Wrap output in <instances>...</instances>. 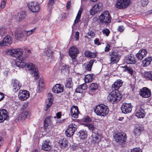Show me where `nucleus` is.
Masks as SVG:
<instances>
[{
  "instance_id": "obj_20",
  "label": "nucleus",
  "mask_w": 152,
  "mask_h": 152,
  "mask_svg": "<svg viewBox=\"0 0 152 152\" xmlns=\"http://www.w3.org/2000/svg\"><path fill=\"white\" fill-rule=\"evenodd\" d=\"M70 113L72 117L75 118H77L78 115L79 113L77 106H74L72 107L70 110Z\"/></svg>"
},
{
  "instance_id": "obj_59",
  "label": "nucleus",
  "mask_w": 152,
  "mask_h": 152,
  "mask_svg": "<svg viewBox=\"0 0 152 152\" xmlns=\"http://www.w3.org/2000/svg\"><path fill=\"white\" fill-rule=\"evenodd\" d=\"M88 36H93L95 35V34L92 31H90L88 33Z\"/></svg>"
},
{
  "instance_id": "obj_22",
  "label": "nucleus",
  "mask_w": 152,
  "mask_h": 152,
  "mask_svg": "<svg viewBox=\"0 0 152 152\" xmlns=\"http://www.w3.org/2000/svg\"><path fill=\"white\" fill-rule=\"evenodd\" d=\"M79 51L77 47L75 46L72 47L69 50V54L70 56H77V54L79 53Z\"/></svg>"
},
{
  "instance_id": "obj_13",
  "label": "nucleus",
  "mask_w": 152,
  "mask_h": 152,
  "mask_svg": "<svg viewBox=\"0 0 152 152\" xmlns=\"http://www.w3.org/2000/svg\"><path fill=\"white\" fill-rule=\"evenodd\" d=\"M11 85L12 86L13 91L16 92L20 88L21 84L17 80L15 79L11 80Z\"/></svg>"
},
{
  "instance_id": "obj_29",
  "label": "nucleus",
  "mask_w": 152,
  "mask_h": 152,
  "mask_svg": "<svg viewBox=\"0 0 152 152\" xmlns=\"http://www.w3.org/2000/svg\"><path fill=\"white\" fill-rule=\"evenodd\" d=\"M152 61V58L151 57L145 58L142 61V66L143 67H146L149 65Z\"/></svg>"
},
{
  "instance_id": "obj_45",
  "label": "nucleus",
  "mask_w": 152,
  "mask_h": 152,
  "mask_svg": "<svg viewBox=\"0 0 152 152\" xmlns=\"http://www.w3.org/2000/svg\"><path fill=\"white\" fill-rule=\"evenodd\" d=\"M44 86L43 84V80L42 79H41L39 82V91H41Z\"/></svg>"
},
{
  "instance_id": "obj_49",
  "label": "nucleus",
  "mask_w": 152,
  "mask_h": 152,
  "mask_svg": "<svg viewBox=\"0 0 152 152\" xmlns=\"http://www.w3.org/2000/svg\"><path fill=\"white\" fill-rule=\"evenodd\" d=\"M6 3V0H2L1 2L0 7L3 9L5 7Z\"/></svg>"
},
{
  "instance_id": "obj_53",
  "label": "nucleus",
  "mask_w": 152,
  "mask_h": 152,
  "mask_svg": "<svg viewBox=\"0 0 152 152\" xmlns=\"http://www.w3.org/2000/svg\"><path fill=\"white\" fill-rule=\"evenodd\" d=\"M88 126L89 129L90 130H91L93 132L94 130H95L96 129V128L94 126L91 124H88Z\"/></svg>"
},
{
  "instance_id": "obj_60",
  "label": "nucleus",
  "mask_w": 152,
  "mask_h": 152,
  "mask_svg": "<svg viewBox=\"0 0 152 152\" xmlns=\"http://www.w3.org/2000/svg\"><path fill=\"white\" fill-rule=\"evenodd\" d=\"M79 33L78 31H77L75 33V39L76 40H77L79 38Z\"/></svg>"
},
{
  "instance_id": "obj_48",
  "label": "nucleus",
  "mask_w": 152,
  "mask_h": 152,
  "mask_svg": "<svg viewBox=\"0 0 152 152\" xmlns=\"http://www.w3.org/2000/svg\"><path fill=\"white\" fill-rule=\"evenodd\" d=\"M102 32L107 36H108L110 34V31L109 29L106 28L103 30Z\"/></svg>"
},
{
  "instance_id": "obj_58",
  "label": "nucleus",
  "mask_w": 152,
  "mask_h": 152,
  "mask_svg": "<svg viewBox=\"0 0 152 152\" xmlns=\"http://www.w3.org/2000/svg\"><path fill=\"white\" fill-rule=\"evenodd\" d=\"M71 2L70 1H68L66 5V7L67 9H69L70 7Z\"/></svg>"
},
{
  "instance_id": "obj_52",
  "label": "nucleus",
  "mask_w": 152,
  "mask_h": 152,
  "mask_svg": "<svg viewBox=\"0 0 152 152\" xmlns=\"http://www.w3.org/2000/svg\"><path fill=\"white\" fill-rule=\"evenodd\" d=\"M75 91L77 93H82L83 91L81 88V87L80 85H79L76 89Z\"/></svg>"
},
{
  "instance_id": "obj_32",
  "label": "nucleus",
  "mask_w": 152,
  "mask_h": 152,
  "mask_svg": "<svg viewBox=\"0 0 152 152\" xmlns=\"http://www.w3.org/2000/svg\"><path fill=\"white\" fill-rule=\"evenodd\" d=\"M79 136L80 138L83 140L86 138L87 137V132L83 130H81L78 133Z\"/></svg>"
},
{
  "instance_id": "obj_43",
  "label": "nucleus",
  "mask_w": 152,
  "mask_h": 152,
  "mask_svg": "<svg viewBox=\"0 0 152 152\" xmlns=\"http://www.w3.org/2000/svg\"><path fill=\"white\" fill-rule=\"evenodd\" d=\"M56 0H48V7L50 10L53 8V6Z\"/></svg>"
},
{
  "instance_id": "obj_21",
  "label": "nucleus",
  "mask_w": 152,
  "mask_h": 152,
  "mask_svg": "<svg viewBox=\"0 0 152 152\" xmlns=\"http://www.w3.org/2000/svg\"><path fill=\"white\" fill-rule=\"evenodd\" d=\"M91 137L93 143H98L100 140L101 136L97 133L93 132Z\"/></svg>"
},
{
  "instance_id": "obj_39",
  "label": "nucleus",
  "mask_w": 152,
  "mask_h": 152,
  "mask_svg": "<svg viewBox=\"0 0 152 152\" xmlns=\"http://www.w3.org/2000/svg\"><path fill=\"white\" fill-rule=\"evenodd\" d=\"M50 118L51 117L50 116H48L45 118L44 121V126L45 129L48 126L49 124L50 123Z\"/></svg>"
},
{
  "instance_id": "obj_47",
  "label": "nucleus",
  "mask_w": 152,
  "mask_h": 152,
  "mask_svg": "<svg viewBox=\"0 0 152 152\" xmlns=\"http://www.w3.org/2000/svg\"><path fill=\"white\" fill-rule=\"evenodd\" d=\"M7 32L6 29L4 28L0 29V36H2Z\"/></svg>"
},
{
  "instance_id": "obj_17",
  "label": "nucleus",
  "mask_w": 152,
  "mask_h": 152,
  "mask_svg": "<svg viewBox=\"0 0 152 152\" xmlns=\"http://www.w3.org/2000/svg\"><path fill=\"white\" fill-rule=\"evenodd\" d=\"M8 113L5 109L0 110V122H2L8 118Z\"/></svg>"
},
{
  "instance_id": "obj_1",
  "label": "nucleus",
  "mask_w": 152,
  "mask_h": 152,
  "mask_svg": "<svg viewBox=\"0 0 152 152\" xmlns=\"http://www.w3.org/2000/svg\"><path fill=\"white\" fill-rule=\"evenodd\" d=\"M123 82L121 80H117L112 85L111 91L107 97V100L112 104L118 102L122 98V94L119 92L118 89L121 87Z\"/></svg>"
},
{
  "instance_id": "obj_18",
  "label": "nucleus",
  "mask_w": 152,
  "mask_h": 152,
  "mask_svg": "<svg viewBox=\"0 0 152 152\" xmlns=\"http://www.w3.org/2000/svg\"><path fill=\"white\" fill-rule=\"evenodd\" d=\"M145 113L144 110L140 107H137L136 113V116L139 118H142L145 115Z\"/></svg>"
},
{
  "instance_id": "obj_4",
  "label": "nucleus",
  "mask_w": 152,
  "mask_h": 152,
  "mask_svg": "<svg viewBox=\"0 0 152 152\" xmlns=\"http://www.w3.org/2000/svg\"><path fill=\"white\" fill-rule=\"evenodd\" d=\"M111 18L109 12L105 11L101 14L99 20V23L108 25L111 22Z\"/></svg>"
},
{
  "instance_id": "obj_56",
  "label": "nucleus",
  "mask_w": 152,
  "mask_h": 152,
  "mask_svg": "<svg viewBox=\"0 0 152 152\" xmlns=\"http://www.w3.org/2000/svg\"><path fill=\"white\" fill-rule=\"evenodd\" d=\"M124 28L123 26H119L118 28V30L122 32L124 30Z\"/></svg>"
},
{
  "instance_id": "obj_26",
  "label": "nucleus",
  "mask_w": 152,
  "mask_h": 152,
  "mask_svg": "<svg viewBox=\"0 0 152 152\" xmlns=\"http://www.w3.org/2000/svg\"><path fill=\"white\" fill-rule=\"evenodd\" d=\"M30 115V113L28 111H25L21 113L18 117V120L20 121L24 120L26 118H27L29 117Z\"/></svg>"
},
{
  "instance_id": "obj_9",
  "label": "nucleus",
  "mask_w": 152,
  "mask_h": 152,
  "mask_svg": "<svg viewBox=\"0 0 152 152\" xmlns=\"http://www.w3.org/2000/svg\"><path fill=\"white\" fill-rule=\"evenodd\" d=\"M130 3V0H118L116 6L118 8L125 9L128 6Z\"/></svg>"
},
{
  "instance_id": "obj_30",
  "label": "nucleus",
  "mask_w": 152,
  "mask_h": 152,
  "mask_svg": "<svg viewBox=\"0 0 152 152\" xmlns=\"http://www.w3.org/2000/svg\"><path fill=\"white\" fill-rule=\"evenodd\" d=\"M143 129L142 128L140 127H138L134 129V132L135 137H137L140 136Z\"/></svg>"
},
{
  "instance_id": "obj_50",
  "label": "nucleus",
  "mask_w": 152,
  "mask_h": 152,
  "mask_svg": "<svg viewBox=\"0 0 152 152\" xmlns=\"http://www.w3.org/2000/svg\"><path fill=\"white\" fill-rule=\"evenodd\" d=\"M141 4L142 6H146L148 3V0H141Z\"/></svg>"
},
{
  "instance_id": "obj_55",
  "label": "nucleus",
  "mask_w": 152,
  "mask_h": 152,
  "mask_svg": "<svg viewBox=\"0 0 152 152\" xmlns=\"http://www.w3.org/2000/svg\"><path fill=\"white\" fill-rule=\"evenodd\" d=\"M75 57H74V56H71L72 58V61L73 62V64L74 65H76L77 63L76 61V58L77 56H75Z\"/></svg>"
},
{
  "instance_id": "obj_10",
  "label": "nucleus",
  "mask_w": 152,
  "mask_h": 152,
  "mask_svg": "<svg viewBox=\"0 0 152 152\" xmlns=\"http://www.w3.org/2000/svg\"><path fill=\"white\" fill-rule=\"evenodd\" d=\"M12 38L10 35H8L0 42V48L2 46H9L12 43Z\"/></svg>"
},
{
  "instance_id": "obj_42",
  "label": "nucleus",
  "mask_w": 152,
  "mask_h": 152,
  "mask_svg": "<svg viewBox=\"0 0 152 152\" xmlns=\"http://www.w3.org/2000/svg\"><path fill=\"white\" fill-rule=\"evenodd\" d=\"M72 86L73 83L72 79L70 78H69L66 82L65 86L67 88H70L72 87Z\"/></svg>"
},
{
  "instance_id": "obj_54",
  "label": "nucleus",
  "mask_w": 152,
  "mask_h": 152,
  "mask_svg": "<svg viewBox=\"0 0 152 152\" xmlns=\"http://www.w3.org/2000/svg\"><path fill=\"white\" fill-rule=\"evenodd\" d=\"M86 83L85 82V83H84L82 85H80L83 90H85L87 88L88 86L86 84Z\"/></svg>"
},
{
  "instance_id": "obj_6",
  "label": "nucleus",
  "mask_w": 152,
  "mask_h": 152,
  "mask_svg": "<svg viewBox=\"0 0 152 152\" xmlns=\"http://www.w3.org/2000/svg\"><path fill=\"white\" fill-rule=\"evenodd\" d=\"M114 138L116 141L120 144L124 143L127 140V136L124 133L118 132L115 134Z\"/></svg>"
},
{
  "instance_id": "obj_41",
  "label": "nucleus",
  "mask_w": 152,
  "mask_h": 152,
  "mask_svg": "<svg viewBox=\"0 0 152 152\" xmlns=\"http://www.w3.org/2000/svg\"><path fill=\"white\" fill-rule=\"evenodd\" d=\"M61 146L66 147L68 146V141L65 138H64L60 141V142Z\"/></svg>"
},
{
  "instance_id": "obj_34",
  "label": "nucleus",
  "mask_w": 152,
  "mask_h": 152,
  "mask_svg": "<svg viewBox=\"0 0 152 152\" xmlns=\"http://www.w3.org/2000/svg\"><path fill=\"white\" fill-rule=\"evenodd\" d=\"M94 75L93 74H88L86 75L84 78L85 83H89L91 82L93 80V77Z\"/></svg>"
},
{
  "instance_id": "obj_23",
  "label": "nucleus",
  "mask_w": 152,
  "mask_h": 152,
  "mask_svg": "<svg viewBox=\"0 0 152 152\" xmlns=\"http://www.w3.org/2000/svg\"><path fill=\"white\" fill-rule=\"evenodd\" d=\"M101 9V7L99 5V4H96L94 5L92 7V9L90 10V14L91 15H94L100 11Z\"/></svg>"
},
{
  "instance_id": "obj_63",
  "label": "nucleus",
  "mask_w": 152,
  "mask_h": 152,
  "mask_svg": "<svg viewBox=\"0 0 152 152\" xmlns=\"http://www.w3.org/2000/svg\"><path fill=\"white\" fill-rule=\"evenodd\" d=\"M56 115L57 118H60L61 117V112H59L57 113L56 114Z\"/></svg>"
},
{
  "instance_id": "obj_3",
  "label": "nucleus",
  "mask_w": 152,
  "mask_h": 152,
  "mask_svg": "<svg viewBox=\"0 0 152 152\" xmlns=\"http://www.w3.org/2000/svg\"><path fill=\"white\" fill-rule=\"evenodd\" d=\"M94 111L97 115L105 116L108 114L109 109L107 106L101 104L97 105Z\"/></svg>"
},
{
  "instance_id": "obj_62",
  "label": "nucleus",
  "mask_w": 152,
  "mask_h": 152,
  "mask_svg": "<svg viewBox=\"0 0 152 152\" xmlns=\"http://www.w3.org/2000/svg\"><path fill=\"white\" fill-rule=\"evenodd\" d=\"M4 98V95L3 93L0 92V101L2 100Z\"/></svg>"
},
{
  "instance_id": "obj_11",
  "label": "nucleus",
  "mask_w": 152,
  "mask_h": 152,
  "mask_svg": "<svg viewBox=\"0 0 152 152\" xmlns=\"http://www.w3.org/2000/svg\"><path fill=\"white\" fill-rule=\"evenodd\" d=\"M30 10L33 12H38L40 10L39 5L38 2L35 1H32L28 4Z\"/></svg>"
},
{
  "instance_id": "obj_19",
  "label": "nucleus",
  "mask_w": 152,
  "mask_h": 152,
  "mask_svg": "<svg viewBox=\"0 0 152 152\" xmlns=\"http://www.w3.org/2000/svg\"><path fill=\"white\" fill-rule=\"evenodd\" d=\"M147 53V51L145 49H141L140 50L136 56L138 60H141L143 58L146 56Z\"/></svg>"
},
{
  "instance_id": "obj_27",
  "label": "nucleus",
  "mask_w": 152,
  "mask_h": 152,
  "mask_svg": "<svg viewBox=\"0 0 152 152\" xmlns=\"http://www.w3.org/2000/svg\"><path fill=\"white\" fill-rule=\"evenodd\" d=\"M49 141L45 140L42 144V150L48 151L50 149V145H49Z\"/></svg>"
},
{
  "instance_id": "obj_38",
  "label": "nucleus",
  "mask_w": 152,
  "mask_h": 152,
  "mask_svg": "<svg viewBox=\"0 0 152 152\" xmlns=\"http://www.w3.org/2000/svg\"><path fill=\"white\" fill-rule=\"evenodd\" d=\"M45 55L49 58H52V54L53 52L50 49H48L46 50L43 52Z\"/></svg>"
},
{
  "instance_id": "obj_15",
  "label": "nucleus",
  "mask_w": 152,
  "mask_h": 152,
  "mask_svg": "<svg viewBox=\"0 0 152 152\" xmlns=\"http://www.w3.org/2000/svg\"><path fill=\"white\" fill-rule=\"evenodd\" d=\"M53 100V96L52 94L50 93L48 94V99L45 102V105L44 110L47 111L48 109L51 106L52 104Z\"/></svg>"
},
{
  "instance_id": "obj_7",
  "label": "nucleus",
  "mask_w": 152,
  "mask_h": 152,
  "mask_svg": "<svg viewBox=\"0 0 152 152\" xmlns=\"http://www.w3.org/2000/svg\"><path fill=\"white\" fill-rule=\"evenodd\" d=\"M110 63L113 64H116L120 60V56L117 52L114 51H110L109 53Z\"/></svg>"
},
{
  "instance_id": "obj_36",
  "label": "nucleus",
  "mask_w": 152,
  "mask_h": 152,
  "mask_svg": "<svg viewBox=\"0 0 152 152\" xmlns=\"http://www.w3.org/2000/svg\"><path fill=\"white\" fill-rule=\"evenodd\" d=\"M82 11V9H80L78 11L76 19L74 21V25L75 23H77L79 21L80 18Z\"/></svg>"
},
{
  "instance_id": "obj_16",
  "label": "nucleus",
  "mask_w": 152,
  "mask_h": 152,
  "mask_svg": "<svg viewBox=\"0 0 152 152\" xmlns=\"http://www.w3.org/2000/svg\"><path fill=\"white\" fill-rule=\"evenodd\" d=\"M140 94L143 97L147 98L151 96V91L148 88L144 87L141 90Z\"/></svg>"
},
{
  "instance_id": "obj_40",
  "label": "nucleus",
  "mask_w": 152,
  "mask_h": 152,
  "mask_svg": "<svg viewBox=\"0 0 152 152\" xmlns=\"http://www.w3.org/2000/svg\"><path fill=\"white\" fill-rule=\"evenodd\" d=\"M94 61V60H91L90 61L88 64L87 65L86 68V70L88 71H90L91 70L92 66Z\"/></svg>"
},
{
  "instance_id": "obj_8",
  "label": "nucleus",
  "mask_w": 152,
  "mask_h": 152,
  "mask_svg": "<svg viewBox=\"0 0 152 152\" xmlns=\"http://www.w3.org/2000/svg\"><path fill=\"white\" fill-rule=\"evenodd\" d=\"M77 128V126L74 124H70L65 131L66 135L68 137L72 136Z\"/></svg>"
},
{
  "instance_id": "obj_44",
  "label": "nucleus",
  "mask_w": 152,
  "mask_h": 152,
  "mask_svg": "<svg viewBox=\"0 0 152 152\" xmlns=\"http://www.w3.org/2000/svg\"><path fill=\"white\" fill-rule=\"evenodd\" d=\"M123 68H125V69L124 70V71L127 72L131 75L133 74L134 72L131 68L128 67L126 66H124Z\"/></svg>"
},
{
  "instance_id": "obj_46",
  "label": "nucleus",
  "mask_w": 152,
  "mask_h": 152,
  "mask_svg": "<svg viewBox=\"0 0 152 152\" xmlns=\"http://www.w3.org/2000/svg\"><path fill=\"white\" fill-rule=\"evenodd\" d=\"M36 28H34L31 30L28 31H24V33L27 36H28L32 34L35 30Z\"/></svg>"
},
{
  "instance_id": "obj_64",
  "label": "nucleus",
  "mask_w": 152,
  "mask_h": 152,
  "mask_svg": "<svg viewBox=\"0 0 152 152\" xmlns=\"http://www.w3.org/2000/svg\"><path fill=\"white\" fill-rule=\"evenodd\" d=\"M110 45L109 44H107L105 48V51L106 52L109 51L110 50Z\"/></svg>"
},
{
  "instance_id": "obj_33",
  "label": "nucleus",
  "mask_w": 152,
  "mask_h": 152,
  "mask_svg": "<svg viewBox=\"0 0 152 152\" xmlns=\"http://www.w3.org/2000/svg\"><path fill=\"white\" fill-rule=\"evenodd\" d=\"M85 55L87 57L91 58H95L97 56V53H92L89 51H86Z\"/></svg>"
},
{
  "instance_id": "obj_37",
  "label": "nucleus",
  "mask_w": 152,
  "mask_h": 152,
  "mask_svg": "<svg viewBox=\"0 0 152 152\" xmlns=\"http://www.w3.org/2000/svg\"><path fill=\"white\" fill-rule=\"evenodd\" d=\"M144 76L145 78L152 81V72H145L144 74Z\"/></svg>"
},
{
  "instance_id": "obj_24",
  "label": "nucleus",
  "mask_w": 152,
  "mask_h": 152,
  "mask_svg": "<svg viewBox=\"0 0 152 152\" xmlns=\"http://www.w3.org/2000/svg\"><path fill=\"white\" fill-rule=\"evenodd\" d=\"M64 89L60 84H56L53 87L52 91L55 93H59L62 92Z\"/></svg>"
},
{
  "instance_id": "obj_35",
  "label": "nucleus",
  "mask_w": 152,
  "mask_h": 152,
  "mask_svg": "<svg viewBox=\"0 0 152 152\" xmlns=\"http://www.w3.org/2000/svg\"><path fill=\"white\" fill-rule=\"evenodd\" d=\"M98 87V85L96 83H93L90 86L89 90L91 91L94 92L95 90L97 89Z\"/></svg>"
},
{
  "instance_id": "obj_51",
  "label": "nucleus",
  "mask_w": 152,
  "mask_h": 152,
  "mask_svg": "<svg viewBox=\"0 0 152 152\" xmlns=\"http://www.w3.org/2000/svg\"><path fill=\"white\" fill-rule=\"evenodd\" d=\"M130 152H142V150L140 148H136L132 149Z\"/></svg>"
},
{
  "instance_id": "obj_2",
  "label": "nucleus",
  "mask_w": 152,
  "mask_h": 152,
  "mask_svg": "<svg viewBox=\"0 0 152 152\" xmlns=\"http://www.w3.org/2000/svg\"><path fill=\"white\" fill-rule=\"evenodd\" d=\"M26 57H24L21 59L19 58L16 62V65L20 68L24 67L28 70L31 74L35 77V80H36L38 78V68L36 66L32 63H26Z\"/></svg>"
},
{
  "instance_id": "obj_28",
  "label": "nucleus",
  "mask_w": 152,
  "mask_h": 152,
  "mask_svg": "<svg viewBox=\"0 0 152 152\" xmlns=\"http://www.w3.org/2000/svg\"><path fill=\"white\" fill-rule=\"evenodd\" d=\"M24 31H20L16 30L15 31V36L17 39H20L24 36Z\"/></svg>"
},
{
  "instance_id": "obj_25",
  "label": "nucleus",
  "mask_w": 152,
  "mask_h": 152,
  "mask_svg": "<svg viewBox=\"0 0 152 152\" xmlns=\"http://www.w3.org/2000/svg\"><path fill=\"white\" fill-rule=\"evenodd\" d=\"M124 61L127 64H134L136 61L134 57L131 56H127L124 58Z\"/></svg>"
},
{
  "instance_id": "obj_12",
  "label": "nucleus",
  "mask_w": 152,
  "mask_h": 152,
  "mask_svg": "<svg viewBox=\"0 0 152 152\" xmlns=\"http://www.w3.org/2000/svg\"><path fill=\"white\" fill-rule=\"evenodd\" d=\"M132 106L130 103H124L122 105L121 109L122 113H128L131 112Z\"/></svg>"
},
{
  "instance_id": "obj_57",
  "label": "nucleus",
  "mask_w": 152,
  "mask_h": 152,
  "mask_svg": "<svg viewBox=\"0 0 152 152\" xmlns=\"http://www.w3.org/2000/svg\"><path fill=\"white\" fill-rule=\"evenodd\" d=\"M94 43L97 45L101 44L100 42L99 41V39L98 38H96L94 40Z\"/></svg>"
},
{
  "instance_id": "obj_5",
  "label": "nucleus",
  "mask_w": 152,
  "mask_h": 152,
  "mask_svg": "<svg viewBox=\"0 0 152 152\" xmlns=\"http://www.w3.org/2000/svg\"><path fill=\"white\" fill-rule=\"evenodd\" d=\"M6 52L7 54L17 58H19L22 55L23 51L21 48H18L9 50H7Z\"/></svg>"
},
{
  "instance_id": "obj_31",
  "label": "nucleus",
  "mask_w": 152,
  "mask_h": 152,
  "mask_svg": "<svg viewBox=\"0 0 152 152\" xmlns=\"http://www.w3.org/2000/svg\"><path fill=\"white\" fill-rule=\"evenodd\" d=\"M26 15L25 12H19L18 15L17 19L19 22L23 20L26 17Z\"/></svg>"
},
{
  "instance_id": "obj_14",
  "label": "nucleus",
  "mask_w": 152,
  "mask_h": 152,
  "mask_svg": "<svg viewBox=\"0 0 152 152\" xmlns=\"http://www.w3.org/2000/svg\"><path fill=\"white\" fill-rule=\"evenodd\" d=\"M30 94L29 92L25 90H20L18 94L19 99L21 100H26L29 97Z\"/></svg>"
},
{
  "instance_id": "obj_61",
  "label": "nucleus",
  "mask_w": 152,
  "mask_h": 152,
  "mask_svg": "<svg viewBox=\"0 0 152 152\" xmlns=\"http://www.w3.org/2000/svg\"><path fill=\"white\" fill-rule=\"evenodd\" d=\"M27 107H28L27 104H26V103H25L23 104V106L22 107L21 109L23 110H24L25 109H26V108Z\"/></svg>"
}]
</instances>
